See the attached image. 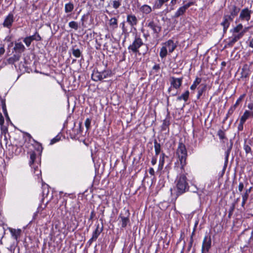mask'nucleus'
Listing matches in <instances>:
<instances>
[{
  "label": "nucleus",
  "mask_w": 253,
  "mask_h": 253,
  "mask_svg": "<svg viewBox=\"0 0 253 253\" xmlns=\"http://www.w3.org/2000/svg\"><path fill=\"white\" fill-rule=\"evenodd\" d=\"M230 13V15L229 16H231L232 18L233 19L235 16H236L240 10V8L237 7L235 4L231 5L229 6Z\"/></svg>",
  "instance_id": "nucleus-14"
},
{
  "label": "nucleus",
  "mask_w": 253,
  "mask_h": 253,
  "mask_svg": "<svg viewBox=\"0 0 253 253\" xmlns=\"http://www.w3.org/2000/svg\"><path fill=\"white\" fill-rule=\"evenodd\" d=\"M211 240L210 236H206L204 239L202 247V253H204L205 251L209 252L211 247Z\"/></svg>",
  "instance_id": "nucleus-9"
},
{
  "label": "nucleus",
  "mask_w": 253,
  "mask_h": 253,
  "mask_svg": "<svg viewBox=\"0 0 253 253\" xmlns=\"http://www.w3.org/2000/svg\"><path fill=\"white\" fill-rule=\"evenodd\" d=\"M165 159H163L162 157L160 158L159 162V166H158V169L162 170L163 169L164 163H165Z\"/></svg>",
  "instance_id": "nucleus-41"
},
{
  "label": "nucleus",
  "mask_w": 253,
  "mask_h": 253,
  "mask_svg": "<svg viewBox=\"0 0 253 253\" xmlns=\"http://www.w3.org/2000/svg\"><path fill=\"white\" fill-rule=\"evenodd\" d=\"M245 123L240 120V123L238 126V129L239 131H242L243 130V125Z\"/></svg>",
  "instance_id": "nucleus-50"
},
{
  "label": "nucleus",
  "mask_w": 253,
  "mask_h": 253,
  "mask_svg": "<svg viewBox=\"0 0 253 253\" xmlns=\"http://www.w3.org/2000/svg\"><path fill=\"white\" fill-rule=\"evenodd\" d=\"M236 109V108L235 107H234L233 106H232L228 110V113L226 115V117L225 118V120H226L227 119V118L230 116V115H231L234 111H235V110Z\"/></svg>",
  "instance_id": "nucleus-44"
},
{
  "label": "nucleus",
  "mask_w": 253,
  "mask_h": 253,
  "mask_svg": "<svg viewBox=\"0 0 253 253\" xmlns=\"http://www.w3.org/2000/svg\"><path fill=\"white\" fill-rule=\"evenodd\" d=\"M164 46L168 49L169 53H171L175 49L176 45L171 40H169L164 43Z\"/></svg>",
  "instance_id": "nucleus-13"
},
{
  "label": "nucleus",
  "mask_w": 253,
  "mask_h": 253,
  "mask_svg": "<svg viewBox=\"0 0 253 253\" xmlns=\"http://www.w3.org/2000/svg\"><path fill=\"white\" fill-rule=\"evenodd\" d=\"M169 121L166 120H164L163 123L162 125V129L166 130L169 126Z\"/></svg>",
  "instance_id": "nucleus-46"
},
{
  "label": "nucleus",
  "mask_w": 253,
  "mask_h": 253,
  "mask_svg": "<svg viewBox=\"0 0 253 253\" xmlns=\"http://www.w3.org/2000/svg\"><path fill=\"white\" fill-rule=\"evenodd\" d=\"M4 120L2 114H0V125L2 126L4 124Z\"/></svg>",
  "instance_id": "nucleus-60"
},
{
  "label": "nucleus",
  "mask_w": 253,
  "mask_h": 253,
  "mask_svg": "<svg viewBox=\"0 0 253 253\" xmlns=\"http://www.w3.org/2000/svg\"><path fill=\"white\" fill-rule=\"evenodd\" d=\"M235 208V203H233L229 210V215L231 214Z\"/></svg>",
  "instance_id": "nucleus-57"
},
{
  "label": "nucleus",
  "mask_w": 253,
  "mask_h": 253,
  "mask_svg": "<svg viewBox=\"0 0 253 253\" xmlns=\"http://www.w3.org/2000/svg\"><path fill=\"white\" fill-rule=\"evenodd\" d=\"M74 9V5L71 2L66 3L65 5V12L66 13H69L72 11Z\"/></svg>",
  "instance_id": "nucleus-31"
},
{
  "label": "nucleus",
  "mask_w": 253,
  "mask_h": 253,
  "mask_svg": "<svg viewBox=\"0 0 253 253\" xmlns=\"http://www.w3.org/2000/svg\"><path fill=\"white\" fill-rule=\"evenodd\" d=\"M244 149L245 150L247 154H251L252 155V151L251 148L249 144H248L246 142H245L244 145Z\"/></svg>",
  "instance_id": "nucleus-35"
},
{
  "label": "nucleus",
  "mask_w": 253,
  "mask_h": 253,
  "mask_svg": "<svg viewBox=\"0 0 253 253\" xmlns=\"http://www.w3.org/2000/svg\"><path fill=\"white\" fill-rule=\"evenodd\" d=\"M232 148V145L230 146V148L226 151L225 152V163H227L228 161V157L229 155V153L230 152V150Z\"/></svg>",
  "instance_id": "nucleus-48"
},
{
  "label": "nucleus",
  "mask_w": 253,
  "mask_h": 253,
  "mask_svg": "<svg viewBox=\"0 0 253 253\" xmlns=\"http://www.w3.org/2000/svg\"><path fill=\"white\" fill-rule=\"evenodd\" d=\"M129 212L128 210L126 208L124 209L121 211L119 218L121 219L120 222H121L122 228H125L127 223L129 222Z\"/></svg>",
  "instance_id": "nucleus-5"
},
{
  "label": "nucleus",
  "mask_w": 253,
  "mask_h": 253,
  "mask_svg": "<svg viewBox=\"0 0 253 253\" xmlns=\"http://www.w3.org/2000/svg\"><path fill=\"white\" fill-rule=\"evenodd\" d=\"M95 213H94V211H92L91 212V213H90V217H89V220H92L94 217L95 216Z\"/></svg>",
  "instance_id": "nucleus-62"
},
{
  "label": "nucleus",
  "mask_w": 253,
  "mask_h": 253,
  "mask_svg": "<svg viewBox=\"0 0 253 253\" xmlns=\"http://www.w3.org/2000/svg\"><path fill=\"white\" fill-rule=\"evenodd\" d=\"M157 156H154L153 157H152V160H151V164L153 166H154L157 163Z\"/></svg>",
  "instance_id": "nucleus-55"
},
{
  "label": "nucleus",
  "mask_w": 253,
  "mask_h": 253,
  "mask_svg": "<svg viewBox=\"0 0 253 253\" xmlns=\"http://www.w3.org/2000/svg\"><path fill=\"white\" fill-rule=\"evenodd\" d=\"M154 143L155 155L158 156L160 153L161 151V144L159 143L156 140H155Z\"/></svg>",
  "instance_id": "nucleus-25"
},
{
  "label": "nucleus",
  "mask_w": 253,
  "mask_h": 253,
  "mask_svg": "<svg viewBox=\"0 0 253 253\" xmlns=\"http://www.w3.org/2000/svg\"><path fill=\"white\" fill-rule=\"evenodd\" d=\"M207 88V85L206 84H201L198 87V94L197 98L199 99L202 95L204 92L205 91Z\"/></svg>",
  "instance_id": "nucleus-20"
},
{
  "label": "nucleus",
  "mask_w": 253,
  "mask_h": 253,
  "mask_svg": "<svg viewBox=\"0 0 253 253\" xmlns=\"http://www.w3.org/2000/svg\"><path fill=\"white\" fill-rule=\"evenodd\" d=\"M34 141L36 143H37L38 145H39V146L37 148V150L39 151H42V145L41 144H40V143L38 142L37 141H36V140H34Z\"/></svg>",
  "instance_id": "nucleus-59"
},
{
  "label": "nucleus",
  "mask_w": 253,
  "mask_h": 253,
  "mask_svg": "<svg viewBox=\"0 0 253 253\" xmlns=\"http://www.w3.org/2000/svg\"><path fill=\"white\" fill-rule=\"evenodd\" d=\"M245 94L241 95L238 99L237 100L236 103L233 106L235 107L236 108L238 107L239 104L242 101L243 98H244Z\"/></svg>",
  "instance_id": "nucleus-40"
},
{
  "label": "nucleus",
  "mask_w": 253,
  "mask_h": 253,
  "mask_svg": "<svg viewBox=\"0 0 253 253\" xmlns=\"http://www.w3.org/2000/svg\"><path fill=\"white\" fill-rule=\"evenodd\" d=\"M243 29V25L241 24H238L237 26L234 27L233 29L231 30L233 34H237L241 32V30Z\"/></svg>",
  "instance_id": "nucleus-30"
},
{
  "label": "nucleus",
  "mask_w": 253,
  "mask_h": 253,
  "mask_svg": "<svg viewBox=\"0 0 253 253\" xmlns=\"http://www.w3.org/2000/svg\"><path fill=\"white\" fill-rule=\"evenodd\" d=\"M60 139V137L58 135H57L54 138L51 139L50 144L52 145V144H54L55 143L59 141Z\"/></svg>",
  "instance_id": "nucleus-47"
},
{
  "label": "nucleus",
  "mask_w": 253,
  "mask_h": 253,
  "mask_svg": "<svg viewBox=\"0 0 253 253\" xmlns=\"http://www.w3.org/2000/svg\"><path fill=\"white\" fill-rule=\"evenodd\" d=\"M72 131L73 132V135H74V137L77 136L79 134H81L82 132L81 123L79 124L78 127L73 128Z\"/></svg>",
  "instance_id": "nucleus-27"
},
{
  "label": "nucleus",
  "mask_w": 253,
  "mask_h": 253,
  "mask_svg": "<svg viewBox=\"0 0 253 253\" xmlns=\"http://www.w3.org/2000/svg\"><path fill=\"white\" fill-rule=\"evenodd\" d=\"M121 25H122V31H123V33H126L127 32V29L125 27V23L124 22H122Z\"/></svg>",
  "instance_id": "nucleus-56"
},
{
  "label": "nucleus",
  "mask_w": 253,
  "mask_h": 253,
  "mask_svg": "<svg viewBox=\"0 0 253 253\" xmlns=\"http://www.w3.org/2000/svg\"><path fill=\"white\" fill-rule=\"evenodd\" d=\"M126 22L131 26H136L138 23V19L134 14H128L126 17Z\"/></svg>",
  "instance_id": "nucleus-12"
},
{
  "label": "nucleus",
  "mask_w": 253,
  "mask_h": 253,
  "mask_svg": "<svg viewBox=\"0 0 253 253\" xmlns=\"http://www.w3.org/2000/svg\"><path fill=\"white\" fill-rule=\"evenodd\" d=\"M186 11V10L184 9V8L183 6H181L179 7L177 10L175 12L174 17V18H177L179 16L183 15L185 12Z\"/></svg>",
  "instance_id": "nucleus-29"
},
{
  "label": "nucleus",
  "mask_w": 253,
  "mask_h": 253,
  "mask_svg": "<svg viewBox=\"0 0 253 253\" xmlns=\"http://www.w3.org/2000/svg\"><path fill=\"white\" fill-rule=\"evenodd\" d=\"M143 42L141 38L137 35H135L132 43L128 47L129 52H132L133 53L135 54L138 53L139 48L143 45Z\"/></svg>",
  "instance_id": "nucleus-3"
},
{
  "label": "nucleus",
  "mask_w": 253,
  "mask_h": 253,
  "mask_svg": "<svg viewBox=\"0 0 253 253\" xmlns=\"http://www.w3.org/2000/svg\"><path fill=\"white\" fill-rule=\"evenodd\" d=\"M194 4V2L192 1H190L188 2L187 3L184 4L183 6H182L185 10L188 9L190 6L191 5H193Z\"/></svg>",
  "instance_id": "nucleus-52"
},
{
  "label": "nucleus",
  "mask_w": 253,
  "mask_h": 253,
  "mask_svg": "<svg viewBox=\"0 0 253 253\" xmlns=\"http://www.w3.org/2000/svg\"><path fill=\"white\" fill-rule=\"evenodd\" d=\"M183 78H176L172 77L170 78V84L171 86L175 89L179 88L182 83Z\"/></svg>",
  "instance_id": "nucleus-11"
},
{
  "label": "nucleus",
  "mask_w": 253,
  "mask_h": 253,
  "mask_svg": "<svg viewBox=\"0 0 253 253\" xmlns=\"http://www.w3.org/2000/svg\"><path fill=\"white\" fill-rule=\"evenodd\" d=\"M153 70H155L157 73L160 69V66L159 64H155L152 68Z\"/></svg>",
  "instance_id": "nucleus-54"
},
{
  "label": "nucleus",
  "mask_w": 253,
  "mask_h": 253,
  "mask_svg": "<svg viewBox=\"0 0 253 253\" xmlns=\"http://www.w3.org/2000/svg\"><path fill=\"white\" fill-rule=\"evenodd\" d=\"M121 5V0H116L113 1V7L115 9L118 8Z\"/></svg>",
  "instance_id": "nucleus-42"
},
{
  "label": "nucleus",
  "mask_w": 253,
  "mask_h": 253,
  "mask_svg": "<svg viewBox=\"0 0 253 253\" xmlns=\"http://www.w3.org/2000/svg\"><path fill=\"white\" fill-rule=\"evenodd\" d=\"M102 231V229L99 230V224L97 225L95 230L93 231L92 235V240H96Z\"/></svg>",
  "instance_id": "nucleus-24"
},
{
  "label": "nucleus",
  "mask_w": 253,
  "mask_h": 253,
  "mask_svg": "<svg viewBox=\"0 0 253 253\" xmlns=\"http://www.w3.org/2000/svg\"><path fill=\"white\" fill-rule=\"evenodd\" d=\"M250 118H253V111L246 110L240 120L245 123Z\"/></svg>",
  "instance_id": "nucleus-15"
},
{
  "label": "nucleus",
  "mask_w": 253,
  "mask_h": 253,
  "mask_svg": "<svg viewBox=\"0 0 253 253\" xmlns=\"http://www.w3.org/2000/svg\"><path fill=\"white\" fill-rule=\"evenodd\" d=\"M176 182V195L177 196L188 190L189 186L187 182V177L184 174H180L177 177Z\"/></svg>",
  "instance_id": "nucleus-1"
},
{
  "label": "nucleus",
  "mask_w": 253,
  "mask_h": 253,
  "mask_svg": "<svg viewBox=\"0 0 253 253\" xmlns=\"http://www.w3.org/2000/svg\"><path fill=\"white\" fill-rule=\"evenodd\" d=\"M248 107L249 109L251 110L250 111L253 110V104H252V103L249 104L248 105Z\"/></svg>",
  "instance_id": "nucleus-64"
},
{
  "label": "nucleus",
  "mask_w": 253,
  "mask_h": 253,
  "mask_svg": "<svg viewBox=\"0 0 253 253\" xmlns=\"http://www.w3.org/2000/svg\"><path fill=\"white\" fill-rule=\"evenodd\" d=\"M252 14V11L248 8L243 9L240 14L239 18L242 21H246L248 22L250 19Z\"/></svg>",
  "instance_id": "nucleus-7"
},
{
  "label": "nucleus",
  "mask_w": 253,
  "mask_h": 253,
  "mask_svg": "<svg viewBox=\"0 0 253 253\" xmlns=\"http://www.w3.org/2000/svg\"><path fill=\"white\" fill-rule=\"evenodd\" d=\"M101 73L103 80L104 79L110 77L112 74V71L111 70H104L103 71L101 72Z\"/></svg>",
  "instance_id": "nucleus-32"
},
{
  "label": "nucleus",
  "mask_w": 253,
  "mask_h": 253,
  "mask_svg": "<svg viewBox=\"0 0 253 253\" xmlns=\"http://www.w3.org/2000/svg\"><path fill=\"white\" fill-rule=\"evenodd\" d=\"M32 41H40L42 40V38L39 34V33L36 32L35 34L32 36H30Z\"/></svg>",
  "instance_id": "nucleus-36"
},
{
  "label": "nucleus",
  "mask_w": 253,
  "mask_h": 253,
  "mask_svg": "<svg viewBox=\"0 0 253 253\" xmlns=\"http://www.w3.org/2000/svg\"><path fill=\"white\" fill-rule=\"evenodd\" d=\"M9 231L13 238L16 240L20 236L21 230L20 229H15L13 228H9Z\"/></svg>",
  "instance_id": "nucleus-19"
},
{
  "label": "nucleus",
  "mask_w": 253,
  "mask_h": 253,
  "mask_svg": "<svg viewBox=\"0 0 253 253\" xmlns=\"http://www.w3.org/2000/svg\"><path fill=\"white\" fill-rule=\"evenodd\" d=\"M14 20V14L11 12L5 17L2 26L4 27L10 29L12 26Z\"/></svg>",
  "instance_id": "nucleus-6"
},
{
  "label": "nucleus",
  "mask_w": 253,
  "mask_h": 253,
  "mask_svg": "<svg viewBox=\"0 0 253 253\" xmlns=\"http://www.w3.org/2000/svg\"><path fill=\"white\" fill-rule=\"evenodd\" d=\"M69 26L72 28L74 29L75 30H77L79 28L78 24L77 22L72 21L69 23Z\"/></svg>",
  "instance_id": "nucleus-37"
},
{
  "label": "nucleus",
  "mask_w": 253,
  "mask_h": 253,
  "mask_svg": "<svg viewBox=\"0 0 253 253\" xmlns=\"http://www.w3.org/2000/svg\"><path fill=\"white\" fill-rule=\"evenodd\" d=\"M149 172L151 175H154L155 174V171L153 168H151L149 169Z\"/></svg>",
  "instance_id": "nucleus-61"
},
{
  "label": "nucleus",
  "mask_w": 253,
  "mask_h": 253,
  "mask_svg": "<svg viewBox=\"0 0 253 253\" xmlns=\"http://www.w3.org/2000/svg\"><path fill=\"white\" fill-rule=\"evenodd\" d=\"M233 19L231 16L229 15H225L223 16V20L221 22V25L223 27V31L226 32L228 28L229 27L230 22L232 21Z\"/></svg>",
  "instance_id": "nucleus-10"
},
{
  "label": "nucleus",
  "mask_w": 253,
  "mask_h": 253,
  "mask_svg": "<svg viewBox=\"0 0 253 253\" xmlns=\"http://www.w3.org/2000/svg\"><path fill=\"white\" fill-rule=\"evenodd\" d=\"M249 46L252 48H253V38L250 40Z\"/></svg>",
  "instance_id": "nucleus-63"
},
{
  "label": "nucleus",
  "mask_w": 253,
  "mask_h": 253,
  "mask_svg": "<svg viewBox=\"0 0 253 253\" xmlns=\"http://www.w3.org/2000/svg\"><path fill=\"white\" fill-rule=\"evenodd\" d=\"M146 25L148 27L153 31V34L158 37L162 30V27L159 22H155L154 20L148 21Z\"/></svg>",
  "instance_id": "nucleus-4"
},
{
  "label": "nucleus",
  "mask_w": 253,
  "mask_h": 253,
  "mask_svg": "<svg viewBox=\"0 0 253 253\" xmlns=\"http://www.w3.org/2000/svg\"><path fill=\"white\" fill-rule=\"evenodd\" d=\"M23 42L26 44L27 46L29 47L31 45L32 41L30 37L29 36V37H27L25 38H24Z\"/></svg>",
  "instance_id": "nucleus-43"
},
{
  "label": "nucleus",
  "mask_w": 253,
  "mask_h": 253,
  "mask_svg": "<svg viewBox=\"0 0 253 253\" xmlns=\"http://www.w3.org/2000/svg\"><path fill=\"white\" fill-rule=\"evenodd\" d=\"M72 53L74 56H75L76 57H77V58L80 57L81 55V52L80 50L78 48H77V49L73 48L72 49Z\"/></svg>",
  "instance_id": "nucleus-38"
},
{
  "label": "nucleus",
  "mask_w": 253,
  "mask_h": 253,
  "mask_svg": "<svg viewBox=\"0 0 253 253\" xmlns=\"http://www.w3.org/2000/svg\"><path fill=\"white\" fill-rule=\"evenodd\" d=\"M251 72L249 69V68L248 65H246L244 66L242 68L241 72V78H247L249 77Z\"/></svg>",
  "instance_id": "nucleus-18"
},
{
  "label": "nucleus",
  "mask_w": 253,
  "mask_h": 253,
  "mask_svg": "<svg viewBox=\"0 0 253 253\" xmlns=\"http://www.w3.org/2000/svg\"><path fill=\"white\" fill-rule=\"evenodd\" d=\"M36 158V154L34 152L30 153V161L29 162L30 165L31 166L34 164L35 160Z\"/></svg>",
  "instance_id": "nucleus-39"
},
{
  "label": "nucleus",
  "mask_w": 253,
  "mask_h": 253,
  "mask_svg": "<svg viewBox=\"0 0 253 253\" xmlns=\"http://www.w3.org/2000/svg\"><path fill=\"white\" fill-rule=\"evenodd\" d=\"M244 188V184L242 182H240L238 186V190L240 192H241Z\"/></svg>",
  "instance_id": "nucleus-53"
},
{
  "label": "nucleus",
  "mask_w": 253,
  "mask_h": 253,
  "mask_svg": "<svg viewBox=\"0 0 253 253\" xmlns=\"http://www.w3.org/2000/svg\"><path fill=\"white\" fill-rule=\"evenodd\" d=\"M91 79L92 80L97 82L102 80L101 72L97 70H93L91 75Z\"/></svg>",
  "instance_id": "nucleus-17"
},
{
  "label": "nucleus",
  "mask_w": 253,
  "mask_h": 253,
  "mask_svg": "<svg viewBox=\"0 0 253 253\" xmlns=\"http://www.w3.org/2000/svg\"><path fill=\"white\" fill-rule=\"evenodd\" d=\"M217 135L218 136L219 139L221 140H223L224 139L227 140V137L225 136V133L224 131L219 129L217 132Z\"/></svg>",
  "instance_id": "nucleus-33"
},
{
  "label": "nucleus",
  "mask_w": 253,
  "mask_h": 253,
  "mask_svg": "<svg viewBox=\"0 0 253 253\" xmlns=\"http://www.w3.org/2000/svg\"><path fill=\"white\" fill-rule=\"evenodd\" d=\"M241 196L242 199L247 201L249 196V194L246 192H244V193L241 194Z\"/></svg>",
  "instance_id": "nucleus-49"
},
{
  "label": "nucleus",
  "mask_w": 253,
  "mask_h": 253,
  "mask_svg": "<svg viewBox=\"0 0 253 253\" xmlns=\"http://www.w3.org/2000/svg\"><path fill=\"white\" fill-rule=\"evenodd\" d=\"M5 52L4 46L3 45H1L0 47V56L4 54Z\"/></svg>",
  "instance_id": "nucleus-58"
},
{
  "label": "nucleus",
  "mask_w": 253,
  "mask_h": 253,
  "mask_svg": "<svg viewBox=\"0 0 253 253\" xmlns=\"http://www.w3.org/2000/svg\"><path fill=\"white\" fill-rule=\"evenodd\" d=\"M167 54H168V50L164 46H163L161 49L160 52V56L162 58H164L165 57H166Z\"/></svg>",
  "instance_id": "nucleus-34"
},
{
  "label": "nucleus",
  "mask_w": 253,
  "mask_h": 253,
  "mask_svg": "<svg viewBox=\"0 0 253 253\" xmlns=\"http://www.w3.org/2000/svg\"><path fill=\"white\" fill-rule=\"evenodd\" d=\"M189 91L188 90H186L185 92L177 98V100L180 101L183 100L185 102H186L189 98Z\"/></svg>",
  "instance_id": "nucleus-23"
},
{
  "label": "nucleus",
  "mask_w": 253,
  "mask_h": 253,
  "mask_svg": "<svg viewBox=\"0 0 253 253\" xmlns=\"http://www.w3.org/2000/svg\"><path fill=\"white\" fill-rule=\"evenodd\" d=\"M176 154L179 158L181 169H184V167L186 165V159L187 156V152L185 145L182 142H179L178 146L176 151Z\"/></svg>",
  "instance_id": "nucleus-2"
},
{
  "label": "nucleus",
  "mask_w": 253,
  "mask_h": 253,
  "mask_svg": "<svg viewBox=\"0 0 253 253\" xmlns=\"http://www.w3.org/2000/svg\"><path fill=\"white\" fill-rule=\"evenodd\" d=\"M91 120L89 118H87L84 122L85 126L86 129L88 130L90 128Z\"/></svg>",
  "instance_id": "nucleus-45"
},
{
  "label": "nucleus",
  "mask_w": 253,
  "mask_h": 253,
  "mask_svg": "<svg viewBox=\"0 0 253 253\" xmlns=\"http://www.w3.org/2000/svg\"><path fill=\"white\" fill-rule=\"evenodd\" d=\"M140 10L143 13L145 14H149L152 11L151 7L147 4L142 5L140 7Z\"/></svg>",
  "instance_id": "nucleus-21"
},
{
  "label": "nucleus",
  "mask_w": 253,
  "mask_h": 253,
  "mask_svg": "<svg viewBox=\"0 0 253 253\" xmlns=\"http://www.w3.org/2000/svg\"><path fill=\"white\" fill-rule=\"evenodd\" d=\"M109 25L113 29L118 27V20L116 18L113 17L109 20Z\"/></svg>",
  "instance_id": "nucleus-26"
},
{
  "label": "nucleus",
  "mask_w": 253,
  "mask_h": 253,
  "mask_svg": "<svg viewBox=\"0 0 253 253\" xmlns=\"http://www.w3.org/2000/svg\"><path fill=\"white\" fill-rule=\"evenodd\" d=\"M243 33L233 34L228 39L227 45L229 47L233 46L234 43L243 37Z\"/></svg>",
  "instance_id": "nucleus-8"
},
{
  "label": "nucleus",
  "mask_w": 253,
  "mask_h": 253,
  "mask_svg": "<svg viewBox=\"0 0 253 253\" xmlns=\"http://www.w3.org/2000/svg\"><path fill=\"white\" fill-rule=\"evenodd\" d=\"M201 78L197 77L193 84L191 85L190 89L191 90H195L197 86L201 83Z\"/></svg>",
  "instance_id": "nucleus-28"
},
{
  "label": "nucleus",
  "mask_w": 253,
  "mask_h": 253,
  "mask_svg": "<svg viewBox=\"0 0 253 253\" xmlns=\"http://www.w3.org/2000/svg\"><path fill=\"white\" fill-rule=\"evenodd\" d=\"M169 0H157L155 1L153 8L159 9L166 2H168Z\"/></svg>",
  "instance_id": "nucleus-22"
},
{
  "label": "nucleus",
  "mask_w": 253,
  "mask_h": 253,
  "mask_svg": "<svg viewBox=\"0 0 253 253\" xmlns=\"http://www.w3.org/2000/svg\"><path fill=\"white\" fill-rule=\"evenodd\" d=\"M5 234V230L4 228L0 227V239L2 241V239Z\"/></svg>",
  "instance_id": "nucleus-51"
},
{
  "label": "nucleus",
  "mask_w": 253,
  "mask_h": 253,
  "mask_svg": "<svg viewBox=\"0 0 253 253\" xmlns=\"http://www.w3.org/2000/svg\"><path fill=\"white\" fill-rule=\"evenodd\" d=\"M14 50L16 52L21 53L25 51V47L22 42H16L15 43Z\"/></svg>",
  "instance_id": "nucleus-16"
}]
</instances>
